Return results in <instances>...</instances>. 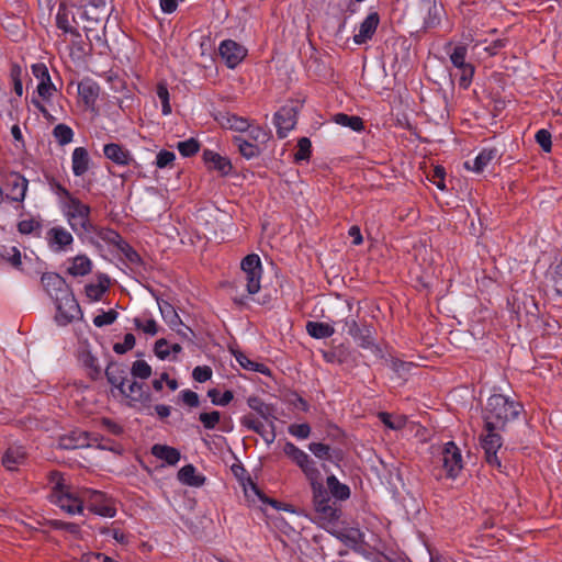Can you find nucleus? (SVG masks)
<instances>
[{"label":"nucleus","mask_w":562,"mask_h":562,"mask_svg":"<svg viewBox=\"0 0 562 562\" xmlns=\"http://www.w3.org/2000/svg\"><path fill=\"white\" fill-rule=\"evenodd\" d=\"M385 360L386 366L391 368V370L400 378H404L411 369L414 367L413 362L404 361L396 357L390 356L383 358Z\"/></svg>","instance_id":"nucleus-38"},{"label":"nucleus","mask_w":562,"mask_h":562,"mask_svg":"<svg viewBox=\"0 0 562 562\" xmlns=\"http://www.w3.org/2000/svg\"><path fill=\"white\" fill-rule=\"evenodd\" d=\"M299 105L297 104H285L280 108L274 114V125L277 127V134L279 138H284L288 133L294 128L297 120Z\"/></svg>","instance_id":"nucleus-11"},{"label":"nucleus","mask_w":562,"mask_h":562,"mask_svg":"<svg viewBox=\"0 0 562 562\" xmlns=\"http://www.w3.org/2000/svg\"><path fill=\"white\" fill-rule=\"evenodd\" d=\"M327 486L330 491V494L339 499V501H346L350 496V488L348 485L342 484L338 481V479L335 475H329L326 480Z\"/></svg>","instance_id":"nucleus-37"},{"label":"nucleus","mask_w":562,"mask_h":562,"mask_svg":"<svg viewBox=\"0 0 562 562\" xmlns=\"http://www.w3.org/2000/svg\"><path fill=\"white\" fill-rule=\"evenodd\" d=\"M212 369L209 366H198L192 371V376L196 382L203 383L212 378Z\"/></svg>","instance_id":"nucleus-62"},{"label":"nucleus","mask_w":562,"mask_h":562,"mask_svg":"<svg viewBox=\"0 0 562 562\" xmlns=\"http://www.w3.org/2000/svg\"><path fill=\"white\" fill-rule=\"evenodd\" d=\"M306 333L315 339L329 338L335 334V328L323 322L308 321L305 325Z\"/></svg>","instance_id":"nucleus-32"},{"label":"nucleus","mask_w":562,"mask_h":562,"mask_svg":"<svg viewBox=\"0 0 562 562\" xmlns=\"http://www.w3.org/2000/svg\"><path fill=\"white\" fill-rule=\"evenodd\" d=\"M45 240L53 252H66L71 249L74 236L63 226H53L46 232Z\"/></svg>","instance_id":"nucleus-12"},{"label":"nucleus","mask_w":562,"mask_h":562,"mask_svg":"<svg viewBox=\"0 0 562 562\" xmlns=\"http://www.w3.org/2000/svg\"><path fill=\"white\" fill-rule=\"evenodd\" d=\"M72 172L80 177L89 169V154L86 148L77 147L72 153Z\"/></svg>","instance_id":"nucleus-33"},{"label":"nucleus","mask_w":562,"mask_h":562,"mask_svg":"<svg viewBox=\"0 0 562 562\" xmlns=\"http://www.w3.org/2000/svg\"><path fill=\"white\" fill-rule=\"evenodd\" d=\"M135 346V337L133 334L127 333L124 336L123 342H116L113 346V350L117 355H124L128 350L133 349Z\"/></svg>","instance_id":"nucleus-55"},{"label":"nucleus","mask_w":562,"mask_h":562,"mask_svg":"<svg viewBox=\"0 0 562 562\" xmlns=\"http://www.w3.org/2000/svg\"><path fill=\"white\" fill-rule=\"evenodd\" d=\"M56 304L55 321L59 326H67L74 321L82 318V311L72 291L54 300Z\"/></svg>","instance_id":"nucleus-5"},{"label":"nucleus","mask_w":562,"mask_h":562,"mask_svg":"<svg viewBox=\"0 0 562 562\" xmlns=\"http://www.w3.org/2000/svg\"><path fill=\"white\" fill-rule=\"evenodd\" d=\"M130 373L134 378L146 380L151 375V367L145 360H136L133 362Z\"/></svg>","instance_id":"nucleus-46"},{"label":"nucleus","mask_w":562,"mask_h":562,"mask_svg":"<svg viewBox=\"0 0 562 562\" xmlns=\"http://www.w3.org/2000/svg\"><path fill=\"white\" fill-rule=\"evenodd\" d=\"M209 397L211 398L212 403L215 405L225 406L227 405L234 397L232 391H225L222 395V398H218V391L216 389H212L207 392Z\"/></svg>","instance_id":"nucleus-59"},{"label":"nucleus","mask_w":562,"mask_h":562,"mask_svg":"<svg viewBox=\"0 0 562 562\" xmlns=\"http://www.w3.org/2000/svg\"><path fill=\"white\" fill-rule=\"evenodd\" d=\"M144 383L132 381L124 385V390L123 392H120V394L128 401L130 406L139 404L143 407H149L151 403V395L144 389Z\"/></svg>","instance_id":"nucleus-15"},{"label":"nucleus","mask_w":562,"mask_h":562,"mask_svg":"<svg viewBox=\"0 0 562 562\" xmlns=\"http://www.w3.org/2000/svg\"><path fill=\"white\" fill-rule=\"evenodd\" d=\"M117 249L125 256V258L132 265L138 266L142 263L140 256L127 241L123 240L121 245L117 247Z\"/></svg>","instance_id":"nucleus-50"},{"label":"nucleus","mask_w":562,"mask_h":562,"mask_svg":"<svg viewBox=\"0 0 562 562\" xmlns=\"http://www.w3.org/2000/svg\"><path fill=\"white\" fill-rule=\"evenodd\" d=\"M379 419L390 429L400 430L405 427L407 419L402 415H392L386 412L379 413Z\"/></svg>","instance_id":"nucleus-42"},{"label":"nucleus","mask_w":562,"mask_h":562,"mask_svg":"<svg viewBox=\"0 0 562 562\" xmlns=\"http://www.w3.org/2000/svg\"><path fill=\"white\" fill-rule=\"evenodd\" d=\"M119 316V313L114 310L102 312L93 318V324L97 327H103L113 324Z\"/></svg>","instance_id":"nucleus-52"},{"label":"nucleus","mask_w":562,"mask_h":562,"mask_svg":"<svg viewBox=\"0 0 562 562\" xmlns=\"http://www.w3.org/2000/svg\"><path fill=\"white\" fill-rule=\"evenodd\" d=\"M41 228V222L35 218L22 220L18 224V231L23 235L36 233Z\"/></svg>","instance_id":"nucleus-54"},{"label":"nucleus","mask_w":562,"mask_h":562,"mask_svg":"<svg viewBox=\"0 0 562 562\" xmlns=\"http://www.w3.org/2000/svg\"><path fill=\"white\" fill-rule=\"evenodd\" d=\"M239 153L247 159L255 158L261 153V148L258 143H239Z\"/></svg>","instance_id":"nucleus-53"},{"label":"nucleus","mask_w":562,"mask_h":562,"mask_svg":"<svg viewBox=\"0 0 562 562\" xmlns=\"http://www.w3.org/2000/svg\"><path fill=\"white\" fill-rule=\"evenodd\" d=\"M334 121L345 127H349L352 131L363 130V121L360 116L348 115L345 113H338L334 116Z\"/></svg>","instance_id":"nucleus-39"},{"label":"nucleus","mask_w":562,"mask_h":562,"mask_svg":"<svg viewBox=\"0 0 562 562\" xmlns=\"http://www.w3.org/2000/svg\"><path fill=\"white\" fill-rule=\"evenodd\" d=\"M203 160L209 170L216 171L220 176H228L233 169L231 160L212 150H204Z\"/></svg>","instance_id":"nucleus-20"},{"label":"nucleus","mask_w":562,"mask_h":562,"mask_svg":"<svg viewBox=\"0 0 562 562\" xmlns=\"http://www.w3.org/2000/svg\"><path fill=\"white\" fill-rule=\"evenodd\" d=\"M50 187H52L53 191L58 195V198L63 201L64 204H65V202H69L70 199L76 198L74 194L70 193V191L68 189H66L59 182L53 181L50 183Z\"/></svg>","instance_id":"nucleus-64"},{"label":"nucleus","mask_w":562,"mask_h":562,"mask_svg":"<svg viewBox=\"0 0 562 562\" xmlns=\"http://www.w3.org/2000/svg\"><path fill=\"white\" fill-rule=\"evenodd\" d=\"M234 356H235L236 361L244 369L249 370V371H254V372H259V373H262L265 375H270L271 374L270 369L266 364L250 360L241 351L234 352Z\"/></svg>","instance_id":"nucleus-36"},{"label":"nucleus","mask_w":562,"mask_h":562,"mask_svg":"<svg viewBox=\"0 0 562 562\" xmlns=\"http://www.w3.org/2000/svg\"><path fill=\"white\" fill-rule=\"evenodd\" d=\"M63 211L70 228L81 240L95 231L91 221V207L78 198L65 202Z\"/></svg>","instance_id":"nucleus-3"},{"label":"nucleus","mask_w":562,"mask_h":562,"mask_svg":"<svg viewBox=\"0 0 562 562\" xmlns=\"http://www.w3.org/2000/svg\"><path fill=\"white\" fill-rule=\"evenodd\" d=\"M130 370L126 364L110 362L105 369L108 382L119 392H123L124 385L128 382Z\"/></svg>","instance_id":"nucleus-19"},{"label":"nucleus","mask_w":562,"mask_h":562,"mask_svg":"<svg viewBox=\"0 0 562 562\" xmlns=\"http://www.w3.org/2000/svg\"><path fill=\"white\" fill-rule=\"evenodd\" d=\"M176 159V155L169 150H160L156 157V166L160 169L171 167Z\"/></svg>","instance_id":"nucleus-60"},{"label":"nucleus","mask_w":562,"mask_h":562,"mask_svg":"<svg viewBox=\"0 0 562 562\" xmlns=\"http://www.w3.org/2000/svg\"><path fill=\"white\" fill-rule=\"evenodd\" d=\"M27 180L18 172H10L4 178L5 196L14 202H22L27 191Z\"/></svg>","instance_id":"nucleus-14"},{"label":"nucleus","mask_w":562,"mask_h":562,"mask_svg":"<svg viewBox=\"0 0 562 562\" xmlns=\"http://www.w3.org/2000/svg\"><path fill=\"white\" fill-rule=\"evenodd\" d=\"M92 261L86 255H78L70 259L67 272L72 277H83L91 272Z\"/></svg>","instance_id":"nucleus-29"},{"label":"nucleus","mask_w":562,"mask_h":562,"mask_svg":"<svg viewBox=\"0 0 562 562\" xmlns=\"http://www.w3.org/2000/svg\"><path fill=\"white\" fill-rule=\"evenodd\" d=\"M157 97L161 101L162 104V113L165 115L171 113V106L169 103V91L167 89V86L164 83H159L157 86Z\"/></svg>","instance_id":"nucleus-58"},{"label":"nucleus","mask_w":562,"mask_h":562,"mask_svg":"<svg viewBox=\"0 0 562 562\" xmlns=\"http://www.w3.org/2000/svg\"><path fill=\"white\" fill-rule=\"evenodd\" d=\"M42 285L46 293L57 300L71 291L66 280L56 272H45L41 278Z\"/></svg>","instance_id":"nucleus-17"},{"label":"nucleus","mask_w":562,"mask_h":562,"mask_svg":"<svg viewBox=\"0 0 562 562\" xmlns=\"http://www.w3.org/2000/svg\"><path fill=\"white\" fill-rule=\"evenodd\" d=\"M289 434L299 438V439H306L308 438L311 434V427L308 424H292L289 426Z\"/></svg>","instance_id":"nucleus-57"},{"label":"nucleus","mask_w":562,"mask_h":562,"mask_svg":"<svg viewBox=\"0 0 562 562\" xmlns=\"http://www.w3.org/2000/svg\"><path fill=\"white\" fill-rule=\"evenodd\" d=\"M178 480L188 486L200 487L205 483V476L198 474L196 469L192 464L182 467L178 472Z\"/></svg>","instance_id":"nucleus-28"},{"label":"nucleus","mask_w":562,"mask_h":562,"mask_svg":"<svg viewBox=\"0 0 562 562\" xmlns=\"http://www.w3.org/2000/svg\"><path fill=\"white\" fill-rule=\"evenodd\" d=\"M134 325L136 329H140L150 336H155L158 333V325L154 318L143 321L136 317L134 318Z\"/></svg>","instance_id":"nucleus-51"},{"label":"nucleus","mask_w":562,"mask_h":562,"mask_svg":"<svg viewBox=\"0 0 562 562\" xmlns=\"http://www.w3.org/2000/svg\"><path fill=\"white\" fill-rule=\"evenodd\" d=\"M78 94L85 106L92 113H97V101L100 94V86L92 79H83L78 85Z\"/></svg>","instance_id":"nucleus-18"},{"label":"nucleus","mask_w":562,"mask_h":562,"mask_svg":"<svg viewBox=\"0 0 562 562\" xmlns=\"http://www.w3.org/2000/svg\"><path fill=\"white\" fill-rule=\"evenodd\" d=\"M104 156L117 166H128L133 157L120 143H106L103 148Z\"/></svg>","instance_id":"nucleus-24"},{"label":"nucleus","mask_w":562,"mask_h":562,"mask_svg":"<svg viewBox=\"0 0 562 562\" xmlns=\"http://www.w3.org/2000/svg\"><path fill=\"white\" fill-rule=\"evenodd\" d=\"M247 404L252 411H255L266 420L272 416V408L258 396H249L247 398Z\"/></svg>","instance_id":"nucleus-41"},{"label":"nucleus","mask_w":562,"mask_h":562,"mask_svg":"<svg viewBox=\"0 0 562 562\" xmlns=\"http://www.w3.org/2000/svg\"><path fill=\"white\" fill-rule=\"evenodd\" d=\"M312 491L313 503L318 518L327 522L336 521L339 518L338 509L331 505L330 497L323 484L313 486Z\"/></svg>","instance_id":"nucleus-8"},{"label":"nucleus","mask_w":562,"mask_h":562,"mask_svg":"<svg viewBox=\"0 0 562 562\" xmlns=\"http://www.w3.org/2000/svg\"><path fill=\"white\" fill-rule=\"evenodd\" d=\"M299 468L305 474L312 487L322 483L321 472L317 469L315 461L311 459V457L307 459V462H303L302 465H300Z\"/></svg>","instance_id":"nucleus-40"},{"label":"nucleus","mask_w":562,"mask_h":562,"mask_svg":"<svg viewBox=\"0 0 562 562\" xmlns=\"http://www.w3.org/2000/svg\"><path fill=\"white\" fill-rule=\"evenodd\" d=\"M342 331L352 337L362 349H369L378 358H384L382 348L375 344V329L367 323L359 324L355 317H346L341 321Z\"/></svg>","instance_id":"nucleus-4"},{"label":"nucleus","mask_w":562,"mask_h":562,"mask_svg":"<svg viewBox=\"0 0 562 562\" xmlns=\"http://www.w3.org/2000/svg\"><path fill=\"white\" fill-rule=\"evenodd\" d=\"M59 445L64 449L75 450L90 446L89 434L81 430L71 431L69 435L60 438Z\"/></svg>","instance_id":"nucleus-27"},{"label":"nucleus","mask_w":562,"mask_h":562,"mask_svg":"<svg viewBox=\"0 0 562 562\" xmlns=\"http://www.w3.org/2000/svg\"><path fill=\"white\" fill-rule=\"evenodd\" d=\"M52 526L56 530H64L76 538H81V529L78 524L75 522H68L63 520H54L52 521Z\"/></svg>","instance_id":"nucleus-48"},{"label":"nucleus","mask_w":562,"mask_h":562,"mask_svg":"<svg viewBox=\"0 0 562 562\" xmlns=\"http://www.w3.org/2000/svg\"><path fill=\"white\" fill-rule=\"evenodd\" d=\"M110 278L106 274L98 276V283H89L85 286L86 295L91 301H100L103 294L109 290Z\"/></svg>","instance_id":"nucleus-30"},{"label":"nucleus","mask_w":562,"mask_h":562,"mask_svg":"<svg viewBox=\"0 0 562 562\" xmlns=\"http://www.w3.org/2000/svg\"><path fill=\"white\" fill-rule=\"evenodd\" d=\"M53 135L57 140H71L74 132L66 124H57L53 130Z\"/></svg>","instance_id":"nucleus-61"},{"label":"nucleus","mask_w":562,"mask_h":562,"mask_svg":"<svg viewBox=\"0 0 562 562\" xmlns=\"http://www.w3.org/2000/svg\"><path fill=\"white\" fill-rule=\"evenodd\" d=\"M151 454L157 459L164 460L169 465L177 464L181 457L178 449L158 443L151 447Z\"/></svg>","instance_id":"nucleus-31"},{"label":"nucleus","mask_w":562,"mask_h":562,"mask_svg":"<svg viewBox=\"0 0 562 562\" xmlns=\"http://www.w3.org/2000/svg\"><path fill=\"white\" fill-rule=\"evenodd\" d=\"M94 232H91L89 236L85 237V240H88L92 244H95L98 239L103 240L104 243L109 245H113L116 248L121 245V243L124 240L122 236L114 229L109 227H100L98 225H94Z\"/></svg>","instance_id":"nucleus-25"},{"label":"nucleus","mask_w":562,"mask_h":562,"mask_svg":"<svg viewBox=\"0 0 562 562\" xmlns=\"http://www.w3.org/2000/svg\"><path fill=\"white\" fill-rule=\"evenodd\" d=\"M467 52L464 45H458L450 54L452 65L460 71L459 86L463 89L470 86L474 75V66L465 60Z\"/></svg>","instance_id":"nucleus-10"},{"label":"nucleus","mask_w":562,"mask_h":562,"mask_svg":"<svg viewBox=\"0 0 562 562\" xmlns=\"http://www.w3.org/2000/svg\"><path fill=\"white\" fill-rule=\"evenodd\" d=\"M154 352L159 359H161V360L167 359L170 355V348H169L168 341L165 338H160V339L156 340L155 346H154Z\"/></svg>","instance_id":"nucleus-63"},{"label":"nucleus","mask_w":562,"mask_h":562,"mask_svg":"<svg viewBox=\"0 0 562 562\" xmlns=\"http://www.w3.org/2000/svg\"><path fill=\"white\" fill-rule=\"evenodd\" d=\"M248 480V486L244 485V490H245V494L247 497H250L251 493L254 495H256L263 504H269L271 505L273 508H277L279 509L280 508V503L276 499H271L269 497H267L261 491L260 488L250 480V477L248 476L247 477Z\"/></svg>","instance_id":"nucleus-43"},{"label":"nucleus","mask_w":562,"mask_h":562,"mask_svg":"<svg viewBox=\"0 0 562 562\" xmlns=\"http://www.w3.org/2000/svg\"><path fill=\"white\" fill-rule=\"evenodd\" d=\"M308 450L319 460H331V449L328 445L322 442H311Z\"/></svg>","instance_id":"nucleus-47"},{"label":"nucleus","mask_w":562,"mask_h":562,"mask_svg":"<svg viewBox=\"0 0 562 562\" xmlns=\"http://www.w3.org/2000/svg\"><path fill=\"white\" fill-rule=\"evenodd\" d=\"M521 409L520 403L503 394H493L487 398L483 409L484 428L480 442L485 460L491 467L501 469L502 463L497 457V451L503 446L501 434L506 430L510 422L518 418Z\"/></svg>","instance_id":"nucleus-1"},{"label":"nucleus","mask_w":562,"mask_h":562,"mask_svg":"<svg viewBox=\"0 0 562 562\" xmlns=\"http://www.w3.org/2000/svg\"><path fill=\"white\" fill-rule=\"evenodd\" d=\"M424 109L428 111V115L432 119L445 120L448 116L447 95L441 91H437L432 100L424 101Z\"/></svg>","instance_id":"nucleus-23"},{"label":"nucleus","mask_w":562,"mask_h":562,"mask_svg":"<svg viewBox=\"0 0 562 562\" xmlns=\"http://www.w3.org/2000/svg\"><path fill=\"white\" fill-rule=\"evenodd\" d=\"M49 481L53 484L49 501L69 515L80 514L83 510V502L72 487L68 485L60 472H52Z\"/></svg>","instance_id":"nucleus-2"},{"label":"nucleus","mask_w":562,"mask_h":562,"mask_svg":"<svg viewBox=\"0 0 562 562\" xmlns=\"http://www.w3.org/2000/svg\"><path fill=\"white\" fill-rule=\"evenodd\" d=\"M27 460V452L23 446L12 445L2 456V464L9 471H15L24 465Z\"/></svg>","instance_id":"nucleus-21"},{"label":"nucleus","mask_w":562,"mask_h":562,"mask_svg":"<svg viewBox=\"0 0 562 562\" xmlns=\"http://www.w3.org/2000/svg\"><path fill=\"white\" fill-rule=\"evenodd\" d=\"M56 25L59 30L64 31L65 33H69L76 37H80L79 31L70 25L69 11L65 2H61L58 7V12L56 14Z\"/></svg>","instance_id":"nucleus-34"},{"label":"nucleus","mask_w":562,"mask_h":562,"mask_svg":"<svg viewBox=\"0 0 562 562\" xmlns=\"http://www.w3.org/2000/svg\"><path fill=\"white\" fill-rule=\"evenodd\" d=\"M199 420L202 423L205 429H214L216 425L221 420V413L218 411H213L210 413H201L199 415Z\"/></svg>","instance_id":"nucleus-49"},{"label":"nucleus","mask_w":562,"mask_h":562,"mask_svg":"<svg viewBox=\"0 0 562 562\" xmlns=\"http://www.w3.org/2000/svg\"><path fill=\"white\" fill-rule=\"evenodd\" d=\"M245 276L246 288L249 294H256L261 289L262 265L257 254L247 255L240 262Z\"/></svg>","instance_id":"nucleus-6"},{"label":"nucleus","mask_w":562,"mask_h":562,"mask_svg":"<svg viewBox=\"0 0 562 562\" xmlns=\"http://www.w3.org/2000/svg\"><path fill=\"white\" fill-rule=\"evenodd\" d=\"M283 451L297 467L302 465L303 462H307V459L310 458L306 452L292 442H286Z\"/></svg>","instance_id":"nucleus-44"},{"label":"nucleus","mask_w":562,"mask_h":562,"mask_svg":"<svg viewBox=\"0 0 562 562\" xmlns=\"http://www.w3.org/2000/svg\"><path fill=\"white\" fill-rule=\"evenodd\" d=\"M441 456L442 467L446 471V475L450 479L457 477L463 468L460 449L453 441H449L445 445Z\"/></svg>","instance_id":"nucleus-13"},{"label":"nucleus","mask_w":562,"mask_h":562,"mask_svg":"<svg viewBox=\"0 0 562 562\" xmlns=\"http://www.w3.org/2000/svg\"><path fill=\"white\" fill-rule=\"evenodd\" d=\"M158 306L162 319L170 328H176V326L182 325V321L172 304L165 300H161L158 301Z\"/></svg>","instance_id":"nucleus-35"},{"label":"nucleus","mask_w":562,"mask_h":562,"mask_svg":"<svg viewBox=\"0 0 562 562\" xmlns=\"http://www.w3.org/2000/svg\"><path fill=\"white\" fill-rule=\"evenodd\" d=\"M312 154V143H297V150L294 153V161L300 164L308 161Z\"/></svg>","instance_id":"nucleus-56"},{"label":"nucleus","mask_w":562,"mask_h":562,"mask_svg":"<svg viewBox=\"0 0 562 562\" xmlns=\"http://www.w3.org/2000/svg\"><path fill=\"white\" fill-rule=\"evenodd\" d=\"M497 158V150L495 148L483 149L473 160L463 164L467 170L481 173L493 160Z\"/></svg>","instance_id":"nucleus-26"},{"label":"nucleus","mask_w":562,"mask_h":562,"mask_svg":"<svg viewBox=\"0 0 562 562\" xmlns=\"http://www.w3.org/2000/svg\"><path fill=\"white\" fill-rule=\"evenodd\" d=\"M222 126L236 132H248L249 138L259 140L270 138V132L259 125H254L245 117L235 114H226L223 116Z\"/></svg>","instance_id":"nucleus-7"},{"label":"nucleus","mask_w":562,"mask_h":562,"mask_svg":"<svg viewBox=\"0 0 562 562\" xmlns=\"http://www.w3.org/2000/svg\"><path fill=\"white\" fill-rule=\"evenodd\" d=\"M218 52L228 68H235L247 54V49L233 40L223 41Z\"/></svg>","instance_id":"nucleus-16"},{"label":"nucleus","mask_w":562,"mask_h":562,"mask_svg":"<svg viewBox=\"0 0 562 562\" xmlns=\"http://www.w3.org/2000/svg\"><path fill=\"white\" fill-rule=\"evenodd\" d=\"M379 23V14L376 12L370 13L360 24L358 33L353 35V42L358 45L367 43L374 35Z\"/></svg>","instance_id":"nucleus-22"},{"label":"nucleus","mask_w":562,"mask_h":562,"mask_svg":"<svg viewBox=\"0 0 562 562\" xmlns=\"http://www.w3.org/2000/svg\"><path fill=\"white\" fill-rule=\"evenodd\" d=\"M88 509L101 517L113 518L116 515L114 501L105 493L97 490H86Z\"/></svg>","instance_id":"nucleus-9"},{"label":"nucleus","mask_w":562,"mask_h":562,"mask_svg":"<svg viewBox=\"0 0 562 562\" xmlns=\"http://www.w3.org/2000/svg\"><path fill=\"white\" fill-rule=\"evenodd\" d=\"M443 13L442 5H437L434 3L428 8V14L424 20V27L425 29H434L437 25H439L441 21V15Z\"/></svg>","instance_id":"nucleus-45"}]
</instances>
